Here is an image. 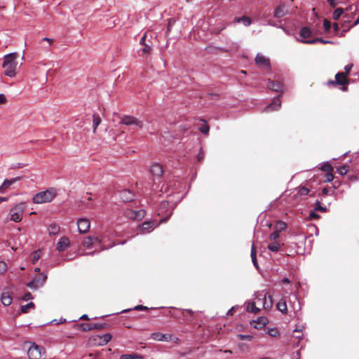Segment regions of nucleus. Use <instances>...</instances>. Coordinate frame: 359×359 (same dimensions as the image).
I'll list each match as a JSON object with an SVG mask.
<instances>
[{
	"mask_svg": "<svg viewBox=\"0 0 359 359\" xmlns=\"http://www.w3.org/2000/svg\"><path fill=\"white\" fill-rule=\"evenodd\" d=\"M18 56L17 53H9L4 56V61L2 66L5 69L4 74L6 76L9 77L15 76L18 67V62L16 61Z\"/></svg>",
	"mask_w": 359,
	"mask_h": 359,
	"instance_id": "f257e3e1",
	"label": "nucleus"
},
{
	"mask_svg": "<svg viewBox=\"0 0 359 359\" xmlns=\"http://www.w3.org/2000/svg\"><path fill=\"white\" fill-rule=\"evenodd\" d=\"M258 307L265 310H269L272 305V297L266 291L257 292L255 293V301Z\"/></svg>",
	"mask_w": 359,
	"mask_h": 359,
	"instance_id": "f03ea898",
	"label": "nucleus"
},
{
	"mask_svg": "<svg viewBox=\"0 0 359 359\" xmlns=\"http://www.w3.org/2000/svg\"><path fill=\"white\" fill-rule=\"evenodd\" d=\"M57 196L55 188H50L46 191L39 192L33 197V202L36 204L51 202Z\"/></svg>",
	"mask_w": 359,
	"mask_h": 359,
	"instance_id": "7ed1b4c3",
	"label": "nucleus"
},
{
	"mask_svg": "<svg viewBox=\"0 0 359 359\" xmlns=\"http://www.w3.org/2000/svg\"><path fill=\"white\" fill-rule=\"evenodd\" d=\"M29 347L27 355L29 359H45L46 352L43 347L37 345L34 342H27Z\"/></svg>",
	"mask_w": 359,
	"mask_h": 359,
	"instance_id": "20e7f679",
	"label": "nucleus"
},
{
	"mask_svg": "<svg viewBox=\"0 0 359 359\" xmlns=\"http://www.w3.org/2000/svg\"><path fill=\"white\" fill-rule=\"evenodd\" d=\"M25 203H19L15 204L9 212V217L11 221L19 222L22 220L24 211L25 210Z\"/></svg>",
	"mask_w": 359,
	"mask_h": 359,
	"instance_id": "39448f33",
	"label": "nucleus"
},
{
	"mask_svg": "<svg viewBox=\"0 0 359 359\" xmlns=\"http://www.w3.org/2000/svg\"><path fill=\"white\" fill-rule=\"evenodd\" d=\"M47 279V275L45 273H38L32 280L27 283V286L32 290H37L41 287Z\"/></svg>",
	"mask_w": 359,
	"mask_h": 359,
	"instance_id": "423d86ee",
	"label": "nucleus"
},
{
	"mask_svg": "<svg viewBox=\"0 0 359 359\" xmlns=\"http://www.w3.org/2000/svg\"><path fill=\"white\" fill-rule=\"evenodd\" d=\"M121 123L126 126H135L140 128L143 127V123L134 116H125L121 118Z\"/></svg>",
	"mask_w": 359,
	"mask_h": 359,
	"instance_id": "0eeeda50",
	"label": "nucleus"
},
{
	"mask_svg": "<svg viewBox=\"0 0 359 359\" xmlns=\"http://www.w3.org/2000/svg\"><path fill=\"white\" fill-rule=\"evenodd\" d=\"M126 215L131 219L141 220L145 216V211L144 210H134L128 209L126 211Z\"/></svg>",
	"mask_w": 359,
	"mask_h": 359,
	"instance_id": "6e6552de",
	"label": "nucleus"
},
{
	"mask_svg": "<svg viewBox=\"0 0 359 359\" xmlns=\"http://www.w3.org/2000/svg\"><path fill=\"white\" fill-rule=\"evenodd\" d=\"M78 230L81 233H85L90 229V222L86 218H81L77 221Z\"/></svg>",
	"mask_w": 359,
	"mask_h": 359,
	"instance_id": "1a4fd4ad",
	"label": "nucleus"
},
{
	"mask_svg": "<svg viewBox=\"0 0 359 359\" xmlns=\"http://www.w3.org/2000/svg\"><path fill=\"white\" fill-rule=\"evenodd\" d=\"M155 223L153 221H146L143 222L139 227L140 233H147L152 231L155 229Z\"/></svg>",
	"mask_w": 359,
	"mask_h": 359,
	"instance_id": "9d476101",
	"label": "nucleus"
},
{
	"mask_svg": "<svg viewBox=\"0 0 359 359\" xmlns=\"http://www.w3.org/2000/svg\"><path fill=\"white\" fill-rule=\"evenodd\" d=\"M255 63L259 67L262 68H269L270 67V60L269 58L266 57L264 55L262 54H257L255 57Z\"/></svg>",
	"mask_w": 359,
	"mask_h": 359,
	"instance_id": "9b49d317",
	"label": "nucleus"
},
{
	"mask_svg": "<svg viewBox=\"0 0 359 359\" xmlns=\"http://www.w3.org/2000/svg\"><path fill=\"white\" fill-rule=\"evenodd\" d=\"M111 339V335L109 333H106L103 335H97L94 338L96 344L99 346L106 345Z\"/></svg>",
	"mask_w": 359,
	"mask_h": 359,
	"instance_id": "f8f14e48",
	"label": "nucleus"
},
{
	"mask_svg": "<svg viewBox=\"0 0 359 359\" xmlns=\"http://www.w3.org/2000/svg\"><path fill=\"white\" fill-rule=\"evenodd\" d=\"M70 245L69 239L66 237H62L56 245V250L59 252L65 251Z\"/></svg>",
	"mask_w": 359,
	"mask_h": 359,
	"instance_id": "ddd939ff",
	"label": "nucleus"
},
{
	"mask_svg": "<svg viewBox=\"0 0 359 359\" xmlns=\"http://www.w3.org/2000/svg\"><path fill=\"white\" fill-rule=\"evenodd\" d=\"M151 338L159 341H170L172 340V335L161 332H154L151 334Z\"/></svg>",
	"mask_w": 359,
	"mask_h": 359,
	"instance_id": "4468645a",
	"label": "nucleus"
},
{
	"mask_svg": "<svg viewBox=\"0 0 359 359\" xmlns=\"http://www.w3.org/2000/svg\"><path fill=\"white\" fill-rule=\"evenodd\" d=\"M280 106H281V101L279 99V96H278V97L274 98V100H273V102L271 104L268 105L267 107H266L264 108V111L269 112V111H272L274 110H278L280 109Z\"/></svg>",
	"mask_w": 359,
	"mask_h": 359,
	"instance_id": "2eb2a0df",
	"label": "nucleus"
},
{
	"mask_svg": "<svg viewBox=\"0 0 359 359\" xmlns=\"http://www.w3.org/2000/svg\"><path fill=\"white\" fill-rule=\"evenodd\" d=\"M120 197L123 202L128 203L134 200L135 195L130 190L124 189L120 192Z\"/></svg>",
	"mask_w": 359,
	"mask_h": 359,
	"instance_id": "dca6fc26",
	"label": "nucleus"
},
{
	"mask_svg": "<svg viewBox=\"0 0 359 359\" xmlns=\"http://www.w3.org/2000/svg\"><path fill=\"white\" fill-rule=\"evenodd\" d=\"M357 11L359 12V4L351 5L346 9L345 17L353 18Z\"/></svg>",
	"mask_w": 359,
	"mask_h": 359,
	"instance_id": "f3484780",
	"label": "nucleus"
},
{
	"mask_svg": "<svg viewBox=\"0 0 359 359\" xmlns=\"http://www.w3.org/2000/svg\"><path fill=\"white\" fill-rule=\"evenodd\" d=\"M151 173L156 177H161L163 174V168L158 163H154L150 168Z\"/></svg>",
	"mask_w": 359,
	"mask_h": 359,
	"instance_id": "a211bd4d",
	"label": "nucleus"
},
{
	"mask_svg": "<svg viewBox=\"0 0 359 359\" xmlns=\"http://www.w3.org/2000/svg\"><path fill=\"white\" fill-rule=\"evenodd\" d=\"M267 86L269 89L276 92H280L283 90V84L279 81H272L269 80Z\"/></svg>",
	"mask_w": 359,
	"mask_h": 359,
	"instance_id": "6ab92c4d",
	"label": "nucleus"
},
{
	"mask_svg": "<svg viewBox=\"0 0 359 359\" xmlns=\"http://www.w3.org/2000/svg\"><path fill=\"white\" fill-rule=\"evenodd\" d=\"M20 178H13L11 180H5L0 187V192L1 194L4 193L5 190L13 184L16 181L19 180Z\"/></svg>",
	"mask_w": 359,
	"mask_h": 359,
	"instance_id": "aec40b11",
	"label": "nucleus"
},
{
	"mask_svg": "<svg viewBox=\"0 0 359 359\" xmlns=\"http://www.w3.org/2000/svg\"><path fill=\"white\" fill-rule=\"evenodd\" d=\"M335 83L338 85H345L348 83L346 74L344 72H339L335 75Z\"/></svg>",
	"mask_w": 359,
	"mask_h": 359,
	"instance_id": "412c9836",
	"label": "nucleus"
},
{
	"mask_svg": "<svg viewBox=\"0 0 359 359\" xmlns=\"http://www.w3.org/2000/svg\"><path fill=\"white\" fill-rule=\"evenodd\" d=\"M234 22L243 23L245 27H248L251 25L252 20L250 18L244 15L242 17H236L234 18Z\"/></svg>",
	"mask_w": 359,
	"mask_h": 359,
	"instance_id": "4be33fe9",
	"label": "nucleus"
},
{
	"mask_svg": "<svg viewBox=\"0 0 359 359\" xmlns=\"http://www.w3.org/2000/svg\"><path fill=\"white\" fill-rule=\"evenodd\" d=\"M94 242H97L98 243H100L101 240L98 237L93 238L92 237L88 236L84 238L82 244L83 246L86 248H90L93 244Z\"/></svg>",
	"mask_w": 359,
	"mask_h": 359,
	"instance_id": "5701e85b",
	"label": "nucleus"
},
{
	"mask_svg": "<svg viewBox=\"0 0 359 359\" xmlns=\"http://www.w3.org/2000/svg\"><path fill=\"white\" fill-rule=\"evenodd\" d=\"M1 300L4 306H9L13 301L11 294L8 292H4L1 294Z\"/></svg>",
	"mask_w": 359,
	"mask_h": 359,
	"instance_id": "b1692460",
	"label": "nucleus"
},
{
	"mask_svg": "<svg viewBox=\"0 0 359 359\" xmlns=\"http://www.w3.org/2000/svg\"><path fill=\"white\" fill-rule=\"evenodd\" d=\"M142 46V48L140 49L139 53L142 56H145L151 52L152 46L151 42L149 41L147 43L143 45Z\"/></svg>",
	"mask_w": 359,
	"mask_h": 359,
	"instance_id": "393cba45",
	"label": "nucleus"
},
{
	"mask_svg": "<svg viewBox=\"0 0 359 359\" xmlns=\"http://www.w3.org/2000/svg\"><path fill=\"white\" fill-rule=\"evenodd\" d=\"M101 123V118L100 116L97 114H94L93 115V133H95L96 132L97 128Z\"/></svg>",
	"mask_w": 359,
	"mask_h": 359,
	"instance_id": "a878e982",
	"label": "nucleus"
},
{
	"mask_svg": "<svg viewBox=\"0 0 359 359\" xmlns=\"http://www.w3.org/2000/svg\"><path fill=\"white\" fill-rule=\"evenodd\" d=\"M247 311L249 312L257 313L260 311V307H258L255 302H250L247 306Z\"/></svg>",
	"mask_w": 359,
	"mask_h": 359,
	"instance_id": "bb28decb",
	"label": "nucleus"
},
{
	"mask_svg": "<svg viewBox=\"0 0 359 359\" xmlns=\"http://www.w3.org/2000/svg\"><path fill=\"white\" fill-rule=\"evenodd\" d=\"M104 327V325L102 323H90L86 325V327H84L85 330H100Z\"/></svg>",
	"mask_w": 359,
	"mask_h": 359,
	"instance_id": "cd10ccee",
	"label": "nucleus"
},
{
	"mask_svg": "<svg viewBox=\"0 0 359 359\" xmlns=\"http://www.w3.org/2000/svg\"><path fill=\"white\" fill-rule=\"evenodd\" d=\"M301 41L303 42V43H308V44H314V43H316L318 42H320V43H324V44L331 43L330 41H325V40H324V39H323L321 38H316V39H311V40H302Z\"/></svg>",
	"mask_w": 359,
	"mask_h": 359,
	"instance_id": "c85d7f7f",
	"label": "nucleus"
},
{
	"mask_svg": "<svg viewBox=\"0 0 359 359\" xmlns=\"http://www.w3.org/2000/svg\"><path fill=\"white\" fill-rule=\"evenodd\" d=\"M120 359H143V356L137 353L123 354Z\"/></svg>",
	"mask_w": 359,
	"mask_h": 359,
	"instance_id": "c756f323",
	"label": "nucleus"
},
{
	"mask_svg": "<svg viewBox=\"0 0 359 359\" xmlns=\"http://www.w3.org/2000/svg\"><path fill=\"white\" fill-rule=\"evenodd\" d=\"M299 35L304 39H306L311 36V30L308 27H304L301 29Z\"/></svg>",
	"mask_w": 359,
	"mask_h": 359,
	"instance_id": "7c9ffc66",
	"label": "nucleus"
},
{
	"mask_svg": "<svg viewBox=\"0 0 359 359\" xmlns=\"http://www.w3.org/2000/svg\"><path fill=\"white\" fill-rule=\"evenodd\" d=\"M277 309L282 313H285L287 312V304L286 302L284 299H280L277 305Z\"/></svg>",
	"mask_w": 359,
	"mask_h": 359,
	"instance_id": "2f4dec72",
	"label": "nucleus"
},
{
	"mask_svg": "<svg viewBox=\"0 0 359 359\" xmlns=\"http://www.w3.org/2000/svg\"><path fill=\"white\" fill-rule=\"evenodd\" d=\"M60 231L59 226L55 224H51L48 227V231L50 235H55Z\"/></svg>",
	"mask_w": 359,
	"mask_h": 359,
	"instance_id": "473e14b6",
	"label": "nucleus"
},
{
	"mask_svg": "<svg viewBox=\"0 0 359 359\" xmlns=\"http://www.w3.org/2000/svg\"><path fill=\"white\" fill-rule=\"evenodd\" d=\"M285 15V12L284 11V6H278L276 11H275V13H274V16L276 18H282L283 16H284Z\"/></svg>",
	"mask_w": 359,
	"mask_h": 359,
	"instance_id": "72a5a7b5",
	"label": "nucleus"
},
{
	"mask_svg": "<svg viewBox=\"0 0 359 359\" xmlns=\"http://www.w3.org/2000/svg\"><path fill=\"white\" fill-rule=\"evenodd\" d=\"M280 244L278 242H273L268 245L269 250L272 252H278L280 248Z\"/></svg>",
	"mask_w": 359,
	"mask_h": 359,
	"instance_id": "f704fd0d",
	"label": "nucleus"
},
{
	"mask_svg": "<svg viewBox=\"0 0 359 359\" xmlns=\"http://www.w3.org/2000/svg\"><path fill=\"white\" fill-rule=\"evenodd\" d=\"M34 309V304L33 302H29L26 305L21 306V312L22 313H27L29 309Z\"/></svg>",
	"mask_w": 359,
	"mask_h": 359,
	"instance_id": "c9c22d12",
	"label": "nucleus"
},
{
	"mask_svg": "<svg viewBox=\"0 0 359 359\" xmlns=\"http://www.w3.org/2000/svg\"><path fill=\"white\" fill-rule=\"evenodd\" d=\"M251 255L252 262L254 266L256 268H258L257 258H256V250H255V248L254 244H252V245L251 255Z\"/></svg>",
	"mask_w": 359,
	"mask_h": 359,
	"instance_id": "e433bc0d",
	"label": "nucleus"
},
{
	"mask_svg": "<svg viewBox=\"0 0 359 359\" xmlns=\"http://www.w3.org/2000/svg\"><path fill=\"white\" fill-rule=\"evenodd\" d=\"M343 13L344 10L341 8H338L334 11L332 18L334 20H338Z\"/></svg>",
	"mask_w": 359,
	"mask_h": 359,
	"instance_id": "4c0bfd02",
	"label": "nucleus"
},
{
	"mask_svg": "<svg viewBox=\"0 0 359 359\" xmlns=\"http://www.w3.org/2000/svg\"><path fill=\"white\" fill-rule=\"evenodd\" d=\"M321 170L329 172L333 171V168L330 163H329L328 162H326V163H323V165L321 166Z\"/></svg>",
	"mask_w": 359,
	"mask_h": 359,
	"instance_id": "58836bf2",
	"label": "nucleus"
},
{
	"mask_svg": "<svg viewBox=\"0 0 359 359\" xmlns=\"http://www.w3.org/2000/svg\"><path fill=\"white\" fill-rule=\"evenodd\" d=\"M337 172L341 175H345L348 172V166L344 165L337 168Z\"/></svg>",
	"mask_w": 359,
	"mask_h": 359,
	"instance_id": "ea45409f",
	"label": "nucleus"
},
{
	"mask_svg": "<svg viewBox=\"0 0 359 359\" xmlns=\"http://www.w3.org/2000/svg\"><path fill=\"white\" fill-rule=\"evenodd\" d=\"M199 130L201 133L204 134H208L209 132V126L206 123H203L200 126Z\"/></svg>",
	"mask_w": 359,
	"mask_h": 359,
	"instance_id": "a19ab883",
	"label": "nucleus"
},
{
	"mask_svg": "<svg viewBox=\"0 0 359 359\" xmlns=\"http://www.w3.org/2000/svg\"><path fill=\"white\" fill-rule=\"evenodd\" d=\"M7 270V264L5 262L1 261L0 262V273H4Z\"/></svg>",
	"mask_w": 359,
	"mask_h": 359,
	"instance_id": "79ce46f5",
	"label": "nucleus"
},
{
	"mask_svg": "<svg viewBox=\"0 0 359 359\" xmlns=\"http://www.w3.org/2000/svg\"><path fill=\"white\" fill-rule=\"evenodd\" d=\"M323 27H324L325 32H328L330 29L331 24L329 20H327L326 19L324 20Z\"/></svg>",
	"mask_w": 359,
	"mask_h": 359,
	"instance_id": "37998d69",
	"label": "nucleus"
},
{
	"mask_svg": "<svg viewBox=\"0 0 359 359\" xmlns=\"http://www.w3.org/2000/svg\"><path fill=\"white\" fill-rule=\"evenodd\" d=\"M40 258V255L38 252H33L32 255V262L33 263H35L36 262H37Z\"/></svg>",
	"mask_w": 359,
	"mask_h": 359,
	"instance_id": "c03bdc74",
	"label": "nucleus"
},
{
	"mask_svg": "<svg viewBox=\"0 0 359 359\" xmlns=\"http://www.w3.org/2000/svg\"><path fill=\"white\" fill-rule=\"evenodd\" d=\"M238 338L241 340H251L252 339V336L245 335V334H238Z\"/></svg>",
	"mask_w": 359,
	"mask_h": 359,
	"instance_id": "a18cd8bd",
	"label": "nucleus"
},
{
	"mask_svg": "<svg viewBox=\"0 0 359 359\" xmlns=\"http://www.w3.org/2000/svg\"><path fill=\"white\" fill-rule=\"evenodd\" d=\"M278 237H279V232L278 231H275V232H273L272 233H271V235H270V240L271 241H273L275 242L277 238H278Z\"/></svg>",
	"mask_w": 359,
	"mask_h": 359,
	"instance_id": "49530a36",
	"label": "nucleus"
},
{
	"mask_svg": "<svg viewBox=\"0 0 359 359\" xmlns=\"http://www.w3.org/2000/svg\"><path fill=\"white\" fill-rule=\"evenodd\" d=\"M314 210H320L322 212H325L326 210V208L321 206L320 202L317 201L316 203V207Z\"/></svg>",
	"mask_w": 359,
	"mask_h": 359,
	"instance_id": "de8ad7c7",
	"label": "nucleus"
},
{
	"mask_svg": "<svg viewBox=\"0 0 359 359\" xmlns=\"http://www.w3.org/2000/svg\"><path fill=\"white\" fill-rule=\"evenodd\" d=\"M285 227L286 224L285 222L280 221L277 223V228H278L280 231L285 229Z\"/></svg>",
	"mask_w": 359,
	"mask_h": 359,
	"instance_id": "09e8293b",
	"label": "nucleus"
},
{
	"mask_svg": "<svg viewBox=\"0 0 359 359\" xmlns=\"http://www.w3.org/2000/svg\"><path fill=\"white\" fill-rule=\"evenodd\" d=\"M32 299H33V296H32V294L30 292H26V293L24 294L23 297H22V299H23L24 301H27V300Z\"/></svg>",
	"mask_w": 359,
	"mask_h": 359,
	"instance_id": "8fccbe9b",
	"label": "nucleus"
},
{
	"mask_svg": "<svg viewBox=\"0 0 359 359\" xmlns=\"http://www.w3.org/2000/svg\"><path fill=\"white\" fill-rule=\"evenodd\" d=\"M325 177H326V179H325L326 182H331L334 179V176H333L332 172H327V174L325 175Z\"/></svg>",
	"mask_w": 359,
	"mask_h": 359,
	"instance_id": "3c124183",
	"label": "nucleus"
},
{
	"mask_svg": "<svg viewBox=\"0 0 359 359\" xmlns=\"http://www.w3.org/2000/svg\"><path fill=\"white\" fill-rule=\"evenodd\" d=\"M353 67V65H348L345 66L344 70L345 72H344L346 74V76L349 74L350 71L351 70V68Z\"/></svg>",
	"mask_w": 359,
	"mask_h": 359,
	"instance_id": "603ef678",
	"label": "nucleus"
},
{
	"mask_svg": "<svg viewBox=\"0 0 359 359\" xmlns=\"http://www.w3.org/2000/svg\"><path fill=\"white\" fill-rule=\"evenodd\" d=\"M146 39H147V33H144L140 39V45L143 46L148 43V42H147Z\"/></svg>",
	"mask_w": 359,
	"mask_h": 359,
	"instance_id": "864d4df0",
	"label": "nucleus"
},
{
	"mask_svg": "<svg viewBox=\"0 0 359 359\" xmlns=\"http://www.w3.org/2000/svg\"><path fill=\"white\" fill-rule=\"evenodd\" d=\"M148 308L147 306H142V305H137L134 307V310L136 311H142V310H147Z\"/></svg>",
	"mask_w": 359,
	"mask_h": 359,
	"instance_id": "5fc2aeb1",
	"label": "nucleus"
},
{
	"mask_svg": "<svg viewBox=\"0 0 359 359\" xmlns=\"http://www.w3.org/2000/svg\"><path fill=\"white\" fill-rule=\"evenodd\" d=\"M269 334L272 337H276L278 335V332L276 329H271L269 331Z\"/></svg>",
	"mask_w": 359,
	"mask_h": 359,
	"instance_id": "6e6d98bb",
	"label": "nucleus"
},
{
	"mask_svg": "<svg viewBox=\"0 0 359 359\" xmlns=\"http://www.w3.org/2000/svg\"><path fill=\"white\" fill-rule=\"evenodd\" d=\"M310 217L313 219H318L319 218V215L316 214L314 211L311 212L310 213Z\"/></svg>",
	"mask_w": 359,
	"mask_h": 359,
	"instance_id": "4d7b16f0",
	"label": "nucleus"
},
{
	"mask_svg": "<svg viewBox=\"0 0 359 359\" xmlns=\"http://www.w3.org/2000/svg\"><path fill=\"white\" fill-rule=\"evenodd\" d=\"M6 101L5 96L3 94H0V104H4Z\"/></svg>",
	"mask_w": 359,
	"mask_h": 359,
	"instance_id": "13d9d810",
	"label": "nucleus"
},
{
	"mask_svg": "<svg viewBox=\"0 0 359 359\" xmlns=\"http://www.w3.org/2000/svg\"><path fill=\"white\" fill-rule=\"evenodd\" d=\"M328 2L332 7H335L337 6L336 0H328Z\"/></svg>",
	"mask_w": 359,
	"mask_h": 359,
	"instance_id": "bf43d9fd",
	"label": "nucleus"
},
{
	"mask_svg": "<svg viewBox=\"0 0 359 359\" xmlns=\"http://www.w3.org/2000/svg\"><path fill=\"white\" fill-rule=\"evenodd\" d=\"M203 159V154H202V152H201V153L198 155V161H201Z\"/></svg>",
	"mask_w": 359,
	"mask_h": 359,
	"instance_id": "052dcab7",
	"label": "nucleus"
},
{
	"mask_svg": "<svg viewBox=\"0 0 359 359\" xmlns=\"http://www.w3.org/2000/svg\"><path fill=\"white\" fill-rule=\"evenodd\" d=\"M283 283L284 284H289L290 283V280L287 278H284L283 279Z\"/></svg>",
	"mask_w": 359,
	"mask_h": 359,
	"instance_id": "680f3d73",
	"label": "nucleus"
},
{
	"mask_svg": "<svg viewBox=\"0 0 359 359\" xmlns=\"http://www.w3.org/2000/svg\"><path fill=\"white\" fill-rule=\"evenodd\" d=\"M184 312H188L191 316L194 313V312L192 310H191V309L183 310V313Z\"/></svg>",
	"mask_w": 359,
	"mask_h": 359,
	"instance_id": "e2e57ef3",
	"label": "nucleus"
},
{
	"mask_svg": "<svg viewBox=\"0 0 359 359\" xmlns=\"http://www.w3.org/2000/svg\"><path fill=\"white\" fill-rule=\"evenodd\" d=\"M212 100H216L218 97L217 94H210L209 95Z\"/></svg>",
	"mask_w": 359,
	"mask_h": 359,
	"instance_id": "0e129e2a",
	"label": "nucleus"
},
{
	"mask_svg": "<svg viewBox=\"0 0 359 359\" xmlns=\"http://www.w3.org/2000/svg\"><path fill=\"white\" fill-rule=\"evenodd\" d=\"M8 199V198L7 197H0V203H2V202L7 201Z\"/></svg>",
	"mask_w": 359,
	"mask_h": 359,
	"instance_id": "69168bd1",
	"label": "nucleus"
},
{
	"mask_svg": "<svg viewBox=\"0 0 359 359\" xmlns=\"http://www.w3.org/2000/svg\"><path fill=\"white\" fill-rule=\"evenodd\" d=\"M42 41H48L49 43H50L53 41V40H52L51 39H50V38H47V37L43 38V39H42Z\"/></svg>",
	"mask_w": 359,
	"mask_h": 359,
	"instance_id": "338daca9",
	"label": "nucleus"
},
{
	"mask_svg": "<svg viewBox=\"0 0 359 359\" xmlns=\"http://www.w3.org/2000/svg\"><path fill=\"white\" fill-rule=\"evenodd\" d=\"M333 28H334V31H335V32H337V31L339 30V26H338V25H337V23H334V24L333 25Z\"/></svg>",
	"mask_w": 359,
	"mask_h": 359,
	"instance_id": "774afa93",
	"label": "nucleus"
}]
</instances>
